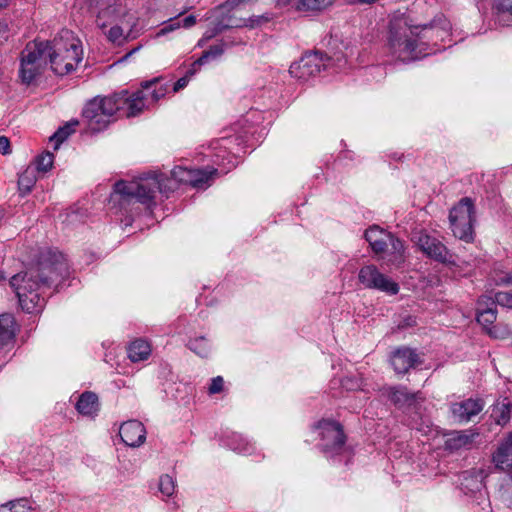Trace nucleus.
<instances>
[{"label": "nucleus", "instance_id": "1", "mask_svg": "<svg viewBox=\"0 0 512 512\" xmlns=\"http://www.w3.org/2000/svg\"><path fill=\"white\" fill-rule=\"evenodd\" d=\"M69 274L64 255L56 250L40 252L36 262L10 279L19 305L27 313H39L45 306V291Z\"/></svg>", "mask_w": 512, "mask_h": 512}, {"label": "nucleus", "instance_id": "2", "mask_svg": "<svg viewBox=\"0 0 512 512\" xmlns=\"http://www.w3.org/2000/svg\"><path fill=\"white\" fill-rule=\"evenodd\" d=\"M217 169H193L177 166L171 171L172 178L163 174L150 173L132 181L120 180L114 184V194L119 196L121 203H129L132 199L150 208L156 205L158 194H168L177 188L178 184L202 187Z\"/></svg>", "mask_w": 512, "mask_h": 512}, {"label": "nucleus", "instance_id": "3", "mask_svg": "<svg viewBox=\"0 0 512 512\" xmlns=\"http://www.w3.org/2000/svg\"><path fill=\"white\" fill-rule=\"evenodd\" d=\"M420 26L411 19L409 14L393 15L389 23L387 46L390 54L403 62L418 59L422 55L419 41Z\"/></svg>", "mask_w": 512, "mask_h": 512}, {"label": "nucleus", "instance_id": "4", "mask_svg": "<svg viewBox=\"0 0 512 512\" xmlns=\"http://www.w3.org/2000/svg\"><path fill=\"white\" fill-rule=\"evenodd\" d=\"M45 43L51 69L59 76L75 71L83 60L81 41L69 29H62L53 41Z\"/></svg>", "mask_w": 512, "mask_h": 512}, {"label": "nucleus", "instance_id": "5", "mask_svg": "<svg viewBox=\"0 0 512 512\" xmlns=\"http://www.w3.org/2000/svg\"><path fill=\"white\" fill-rule=\"evenodd\" d=\"M140 19L130 9L115 13V18L107 21L105 25L98 26L103 30L107 39L118 46L129 40L136 39L142 32Z\"/></svg>", "mask_w": 512, "mask_h": 512}, {"label": "nucleus", "instance_id": "6", "mask_svg": "<svg viewBox=\"0 0 512 512\" xmlns=\"http://www.w3.org/2000/svg\"><path fill=\"white\" fill-rule=\"evenodd\" d=\"M49 64L46 43L33 41L26 45L21 52L19 76L23 83L30 84Z\"/></svg>", "mask_w": 512, "mask_h": 512}, {"label": "nucleus", "instance_id": "7", "mask_svg": "<svg viewBox=\"0 0 512 512\" xmlns=\"http://www.w3.org/2000/svg\"><path fill=\"white\" fill-rule=\"evenodd\" d=\"M450 227L453 235L466 242L474 239L476 222L475 206L471 198H462L449 214Z\"/></svg>", "mask_w": 512, "mask_h": 512}, {"label": "nucleus", "instance_id": "8", "mask_svg": "<svg viewBox=\"0 0 512 512\" xmlns=\"http://www.w3.org/2000/svg\"><path fill=\"white\" fill-rule=\"evenodd\" d=\"M117 115L114 95L110 97H96L89 101L83 109V117L88 121L92 131H101Z\"/></svg>", "mask_w": 512, "mask_h": 512}, {"label": "nucleus", "instance_id": "9", "mask_svg": "<svg viewBox=\"0 0 512 512\" xmlns=\"http://www.w3.org/2000/svg\"><path fill=\"white\" fill-rule=\"evenodd\" d=\"M158 82V78H154L151 81H146L142 84V88L130 93L127 90L121 91L114 94L115 104L117 107V114L125 117H135L139 115L146 107L149 102L147 99V93L150 87Z\"/></svg>", "mask_w": 512, "mask_h": 512}, {"label": "nucleus", "instance_id": "10", "mask_svg": "<svg viewBox=\"0 0 512 512\" xmlns=\"http://www.w3.org/2000/svg\"><path fill=\"white\" fill-rule=\"evenodd\" d=\"M321 436V450L327 457L339 454L346 441L342 426L334 421H321L318 424Z\"/></svg>", "mask_w": 512, "mask_h": 512}, {"label": "nucleus", "instance_id": "11", "mask_svg": "<svg viewBox=\"0 0 512 512\" xmlns=\"http://www.w3.org/2000/svg\"><path fill=\"white\" fill-rule=\"evenodd\" d=\"M330 60V57L320 52L307 53L299 61L291 64L289 73L294 78L306 81L325 69Z\"/></svg>", "mask_w": 512, "mask_h": 512}, {"label": "nucleus", "instance_id": "12", "mask_svg": "<svg viewBox=\"0 0 512 512\" xmlns=\"http://www.w3.org/2000/svg\"><path fill=\"white\" fill-rule=\"evenodd\" d=\"M359 282L368 289H375L389 295L399 292V285L381 273L375 265L362 267L358 274Z\"/></svg>", "mask_w": 512, "mask_h": 512}, {"label": "nucleus", "instance_id": "13", "mask_svg": "<svg viewBox=\"0 0 512 512\" xmlns=\"http://www.w3.org/2000/svg\"><path fill=\"white\" fill-rule=\"evenodd\" d=\"M415 243L427 257L440 263L453 262V256L447 247L437 238L426 232H419L415 236Z\"/></svg>", "mask_w": 512, "mask_h": 512}, {"label": "nucleus", "instance_id": "14", "mask_svg": "<svg viewBox=\"0 0 512 512\" xmlns=\"http://www.w3.org/2000/svg\"><path fill=\"white\" fill-rule=\"evenodd\" d=\"M420 26L418 33H420L419 41L424 44V40L437 44L438 41H444L450 35L451 24L443 14H437L433 20L426 24H417Z\"/></svg>", "mask_w": 512, "mask_h": 512}, {"label": "nucleus", "instance_id": "15", "mask_svg": "<svg viewBox=\"0 0 512 512\" xmlns=\"http://www.w3.org/2000/svg\"><path fill=\"white\" fill-rule=\"evenodd\" d=\"M86 4L89 10L96 15L97 26H103L115 18V13L127 9L121 0H77Z\"/></svg>", "mask_w": 512, "mask_h": 512}, {"label": "nucleus", "instance_id": "16", "mask_svg": "<svg viewBox=\"0 0 512 512\" xmlns=\"http://www.w3.org/2000/svg\"><path fill=\"white\" fill-rule=\"evenodd\" d=\"M497 319L496 306L491 297L482 296L477 302V321L486 332L494 338L503 337L497 326H492Z\"/></svg>", "mask_w": 512, "mask_h": 512}, {"label": "nucleus", "instance_id": "17", "mask_svg": "<svg viewBox=\"0 0 512 512\" xmlns=\"http://www.w3.org/2000/svg\"><path fill=\"white\" fill-rule=\"evenodd\" d=\"M390 361L397 374H406L410 369L422 363L416 350L409 347L396 349L392 353Z\"/></svg>", "mask_w": 512, "mask_h": 512}, {"label": "nucleus", "instance_id": "18", "mask_svg": "<svg viewBox=\"0 0 512 512\" xmlns=\"http://www.w3.org/2000/svg\"><path fill=\"white\" fill-rule=\"evenodd\" d=\"M121 440L130 447H139L146 440L144 425L138 420L124 422L119 429Z\"/></svg>", "mask_w": 512, "mask_h": 512}, {"label": "nucleus", "instance_id": "19", "mask_svg": "<svg viewBox=\"0 0 512 512\" xmlns=\"http://www.w3.org/2000/svg\"><path fill=\"white\" fill-rule=\"evenodd\" d=\"M492 462L497 470L505 472L512 470V431L499 442L492 454Z\"/></svg>", "mask_w": 512, "mask_h": 512}, {"label": "nucleus", "instance_id": "20", "mask_svg": "<svg viewBox=\"0 0 512 512\" xmlns=\"http://www.w3.org/2000/svg\"><path fill=\"white\" fill-rule=\"evenodd\" d=\"M483 409V402L479 399H467L465 401L454 403L451 406V412L459 422H468L473 416L480 413Z\"/></svg>", "mask_w": 512, "mask_h": 512}, {"label": "nucleus", "instance_id": "21", "mask_svg": "<svg viewBox=\"0 0 512 512\" xmlns=\"http://www.w3.org/2000/svg\"><path fill=\"white\" fill-rule=\"evenodd\" d=\"M366 241L376 254H382L388 250V242L391 239V233L385 231L379 226L369 227L364 234Z\"/></svg>", "mask_w": 512, "mask_h": 512}, {"label": "nucleus", "instance_id": "22", "mask_svg": "<svg viewBox=\"0 0 512 512\" xmlns=\"http://www.w3.org/2000/svg\"><path fill=\"white\" fill-rule=\"evenodd\" d=\"M382 393L394 405L399 407L412 405L420 397V392L411 393L406 387L403 386L385 387L382 389Z\"/></svg>", "mask_w": 512, "mask_h": 512}, {"label": "nucleus", "instance_id": "23", "mask_svg": "<svg viewBox=\"0 0 512 512\" xmlns=\"http://www.w3.org/2000/svg\"><path fill=\"white\" fill-rule=\"evenodd\" d=\"M17 331L14 316L10 313L0 314V349L14 341Z\"/></svg>", "mask_w": 512, "mask_h": 512}, {"label": "nucleus", "instance_id": "24", "mask_svg": "<svg viewBox=\"0 0 512 512\" xmlns=\"http://www.w3.org/2000/svg\"><path fill=\"white\" fill-rule=\"evenodd\" d=\"M477 436L478 433L471 432L469 430L451 433L445 441V447L450 451H456L463 448L469 449Z\"/></svg>", "mask_w": 512, "mask_h": 512}, {"label": "nucleus", "instance_id": "25", "mask_svg": "<svg viewBox=\"0 0 512 512\" xmlns=\"http://www.w3.org/2000/svg\"><path fill=\"white\" fill-rule=\"evenodd\" d=\"M99 409L98 396L91 391H86L81 394L77 403L76 410L85 416H91L97 413Z\"/></svg>", "mask_w": 512, "mask_h": 512}, {"label": "nucleus", "instance_id": "26", "mask_svg": "<svg viewBox=\"0 0 512 512\" xmlns=\"http://www.w3.org/2000/svg\"><path fill=\"white\" fill-rule=\"evenodd\" d=\"M128 357L132 362L145 361L151 355V345L144 339H137L128 346Z\"/></svg>", "mask_w": 512, "mask_h": 512}, {"label": "nucleus", "instance_id": "27", "mask_svg": "<svg viewBox=\"0 0 512 512\" xmlns=\"http://www.w3.org/2000/svg\"><path fill=\"white\" fill-rule=\"evenodd\" d=\"M268 19L265 16H253L248 19L243 20V24H221L218 23L215 25L213 30L211 32H206L204 35V39L208 40L218 33H221L223 30L230 28V27H249V28H255L257 26H260L262 23L266 22Z\"/></svg>", "mask_w": 512, "mask_h": 512}, {"label": "nucleus", "instance_id": "28", "mask_svg": "<svg viewBox=\"0 0 512 512\" xmlns=\"http://www.w3.org/2000/svg\"><path fill=\"white\" fill-rule=\"evenodd\" d=\"M511 413L512 403L508 399H504L493 406L491 417L498 425L504 426L509 422Z\"/></svg>", "mask_w": 512, "mask_h": 512}, {"label": "nucleus", "instance_id": "29", "mask_svg": "<svg viewBox=\"0 0 512 512\" xmlns=\"http://www.w3.org/2000/svg\"><path fill=\"white\" fill-rule=\"evenodd\" d=\"M404 244L403 242L391 234L388 242V261L393 264H401L404 260Z\"/></svg>", "mask_w": 512, "mask_h": 512}, {"label": "nucleus", "instance_id": "30", "mask_svg": "<svg viewBox=\"0 0 512 512\" xmlns=\"http://www.w3.org/2000/svg\"><path fill=\"white\" fill-rule=\"evenodd\" d=\"M196 23V17L194 15H188L184 19L180 20L178 17L170 18L167 23L164 24L163 28L158 32V36L165 35L172 32L180 27L190 28Z\"/></svg>", "mask_w": 512, "mask_h": 512}, {"label": "nucleus", "instance_id": "31", "mask_svg": "<svg viewBox=\"0 0 512 512\" xmlns=\"http://www.w3.org/2000/svg\"><path fill=\"white\" fill-rule=\"evenodd\" d=\"M332 4V0H297L294 7L301 12H315L323 10Z\"/></svg>", "mask_w": 512, "mask_h": 512}, {"label": "nucleus", "instance_id": "32", "mask_svg": "<svg viewBox=\"0 0 512 512\" xmlns=\"http://www.w3.org/2000/svg\"><path fill=\"white\" fill-rule=\"evenodd\" d=\"M34 508L27 498H19L0 505V512H33Z\"/></svg>", "mask_w": 512, "mask_h": 512}, {"label": "nucleus", "instance_id": "33", "mask_svg": "<svg viewBox=\"0 0 512 512\" xmlns=\"http://www.w3.org/2000/svg\"><path fill=\"white\" fill-rule=\"evenodd\" d=\"M36 183L35 171L32 167H28L22 174H20L18 179V187L19 190L23 194L29 193L33 186Z\"/></svg>", "mask_w": 512, "mask_h": 512}, {"label": "nucleus", "instance_id": "34", "mask_svg": "<svg viewBox=\"0 0 512 512\" xmlns=\"http://www.w3.org/2000/svg\"><path fill=\"white\" fill-rule=\"evenodd\" d=\"M187 347L200 357H208L211 350L205 337H197L189 340Z\"/></svg>", "mask_w": 512, "mask_h": 512}, {"label": "nucleus", "instance_id": "35", "mask_svg": "<svg viewBox=\"0 0 512 512\" xmlns=\"http://www.w3.org/2000/svg\"><path fill=\"white\" fill-rule=\"evenodd\" d=\"M78 124L77 121H73L60 127L51 137L50 141L55 142V148L57 149L59 144L65 141L69 135L75 131V126Z\"/></svg>", "mask_w": 512, "mask_h": 512}, {"label": "nucleus", "instance_id": "36", "mask_svg": "<svg viewBox=\"0 0 512 512\" xmlns=\"http://www.w3.org/2000/svg\"><path fill=\"white\" fill-rule=\"evenodd\" d=\"M493 7L499 20L512 21V0H495Z\"/></svg>", "mask_w": 512, "mask_h": 512}, {"label": "nucleus", "instance_id": "37", "mask_svg": "<svg viewBox=\"0 0 512 512\" xmlns=\"http://www.w3.org/2000/svg\"><path fill=\"white\" fill-rule=\"evenodd\" d=\"M229 446L241 454H250L254 450L253 445L241 435H233Z\"/></svg>", "mask_w": 512, "mask_h": 512}, {"label": "nucleus", "instance_id": "38", "mask_svg": "<svg viewBox=\"0 0 512 512\" xmlns=\"http://www.w3.org/2000/svg\"><path fill=\"white\" fill-rule=\"evenodd\" d=\"M53 154L50 152H45L39 155L35 160V167H32L34 171L46 173L49 169H51L53 165Z\"/></svg>", "mask_w": 512, "mask_h": 512}, {"label": "nucleus", "instance_id": "39", "mask_svg": "<svg viewBox=\"0 0 512 512\" xmlns=\"http://www.w3.org/2000/svg\"><path fill=\"white\" fill-rule=\"evenodd\" d=\"M224 53V45L218 44L211 46L209 50L204 51L201 57L195 61V65H203L208 62L210 58H216Z\"/></svg>", "mask_w": 512, "mask_h": 512}, {"label": "nucleus", "instance_id": "40", "mask_svg": "<svg viewBox=\"0 0 512 512\" xmlns=\"http://www.w3.org/2000/svg\"><path fill=\"white\" fill-rule=\"evenodd\" d=\"M159 490L166 496L170 497L175 491V482L168 474L162 475L159 479Z\"/></svg>", "mask_w": 512, "mask_h": 512}, {"label": "nucleus", "instance_id": "41", "mask_svg": "<svg viewBox=\"0 0 512 512\" xmlns=\"http://www.w3.org/2000/svg\"><path fill=\"white\" fill-rule=\"evenodd\" d=\"M158 83H159V81L157 83L153 84L150 87V89L148 91H146L149 104L157 102L158 100L163 98L167 92L166 87L160 86L157 88L156 85Z\"/></svg>", "mask_w": 512, "mask_h": 512}, {"label": "nucleus", "instance_id": "42", "mask_svg": "<svg viewBox=\"0 0 512 512\" xmlns=\"http://www.w3.org/2000/svg\"><path fill=\"white\" fill-rule=\"evenodd\" d=\"M467 489L473 491V490H480L483 486L482 483V473L479 472L476 474V472H467Z\"/></svg>", "mask_w": 512, "mask_h": 512}, {"label": "nucleus", "instance_id": "43", "mask_svg": "<svg viewBox=\"0 0 512 512\" xmlns=\"http://www.w3.org/2000/svg\"><path fill=\"white\" fill-rule=\"evenodd\" d=\"M499 492L501 499L508 506H512V474L509 476L508 480L501 485Z\"/></svg>", "mask_w": 512, "mask_h": 512}, {"label": "nucleus", "instance_id": "44", "mask_svg": "<svg viewBox=\"0 0 512 512\" xmlns=\"http://www.w3.org/2000/svg\"><path fill=\"white\" fill-rule=\"evenodd\" d=\"M494 305L497 304L503 307L512 308V292L499 291L495 293Z\"/></svg>", "mask_w": 512, "mask_h": 512}, {"label": "nucleus", "instance_id": "45", "mask_svg": "<svg viewBox=\"0 0 512 512\" xmlns=\"http://www.w3.org/2000/svg\"><path fill=\"white\" fill-rule=\"evenodd\" d=\"M224 385V380L221 376L214 377L211 380V384L209 386V393L216 394L222 391Z\"/></svg>", "mask_w": 512, "mask_h": 512}, {"label": "nucleus", "instance_id": "46", "mask_svg": "<svg viewBox=\"0 0 512 512\" xmlns=\"http://www.w3.org/2000/svg\"><path fill=\"white\" fill-rule=\"evenodd\" d=\"M191 77L185 74L183 77L179 78L173 86V91L178 92L179 90L185 88L189 82Z\"/></svg>", "mask_w": 512, "mask_h": 512}, {"label": "nucleus", "instance_id": "47", "mask_svg": "<svg viewBox=\"0 0 512 512\" xmlns=\"http://www.w3.org/2000/svg\"><path fill=\"white\" fill-rule=\"evenodd\" d=\"M0 153L3 155H7L11 153L10 150V141L5 136H0Z\"/></svg>", "mask_w": 512, "mask_h": 512}, {"label": "nucleus", "instance_id": "48", "mask_svg": "<svg viewBox=\"0 0 512 512\" xmlns=\"http://www.w3.org/2000/svg\"><path fill=\"white\" fill-rule=\"evenodd\" d=\"M202 65H195V61L192 63L190 69L186 72L189 77H192Z\"/></svg>", "mask_w": 512, "mask_h": 512}, {"label": "nucleus", "instance_id": "49", "mask_svg": "<svg viewBox=\"0 0 512 512\" xmlns=\"http://www.w3.org/2000/svg\"><path fill=\"white\" fill-rule=\"evenodd\" d=\"M245 1H246V0H228V1H226V3L224 4V7L233 8L234 6H237V5H239L240 3L245 2Z\"/></svg>", "mask_w": 512, "mask_h": 512}, {"label": "nucleus", "instance_id": "50", "mask_svg": "<svg viewBox=\"0 0 512 512\" xmlns=\"http://www.w3.org/2000/svg\"><path fill=\"white\" fill-rule=\"evenodd\" d=\"M356 1L358 3H360V4H368V5H370V4L375 3L377 0H356Z\"/></svg>", "mask_w": 512, "mask_h": 512}, {"label": "nucleus", "instance_id": "51", "mask_svg": "<svg viewBox=\"0 0 512 512\" xmlns=\"http://www.w3.org/2000/svg\"><path fill=\"white\" fill-rule=\"evenodd\" d=\"M7 4V0H0V8L5 7Z\"/></svg>", "mask_w": 512, "mask_h": 512}, {"label": "nucleus", "instance_id": "52", "mask_svg": "<svg viewBox=\"0 0 512 512\" xmlns=\"http://www.w3.org/2000/svg\"><path fill=\"white\" fill-rule=\"evenodd\" d=\"M3 279H5V275L2 271H0V281H2Z\"/></svg>", "mask_w": 512, "mask_h": 512}, {"label": "nucleus", "instance_id": "53", "mask_svg": "<svg viewBox=\"0 0 512 512\" xmlns=\"http://www.w3.org/2000/svg\"><path fill=\"white\" fill-rule=\"evenodd\" d=\"M138 49H139V47H138V48H136V49H134V50H132V51H130V53H129V54H127V55H126V57H128V56H129V55H131V54H133V52H135V51H136V50H138Z\"/></svg>", "mask_w": 512, "mask_h": 512}]
</instances>
